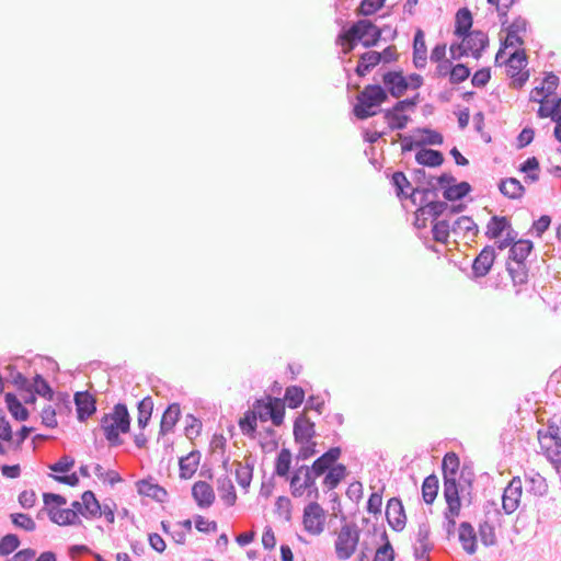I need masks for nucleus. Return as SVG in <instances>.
Segmentation results:
<instances>
[{"instance_id": "obj_1", "label": "nucleus", "mask_w": 561, "mask_h": 561, "mask_svg": "<svg viewBox=\"0 0 561 561\" xmlns=\"http://www.w3.org/2000/svg\"><path fill=\"white\" fill-rule=\"evenodd\" d=\"M559 83V77L549 72L540 84L530 91L529 100L539 104L537 115L540 118L549 117L556 123L553 136L561 142V95L556 98Z\"/></svg>"}, {"instance_id": "obj_2", "label": "nucleus", "mask_w": 561, "mask_h": 561, "mask_svg": "<svg viewBox=\"0 0 561 561\" xmlns=\"http://www.w3.org/2000/svg\"><path fill=\"white\" fill-rule=\"evenodd\" d=\"M459 458L455 453H448L443 459V471H444V497L447 504V508L444 513L446 520V529L448 533L454 531L456 525V518L460 514L461 501L459 496V490L456 482V473L459 469Z\"/></svg>"}, {"instance_id": "obj_3", "label": "nucleus", "mask_w": 561, "mask_h": 561, "mask_svg": "<svg viewBox=\"0 0 561 561\" xmlns=\"http://www.w3.org/2000/svg\"><path fill=\"white\" fill-rule=\"evenodd\" d=\"M381 30L369 20H359L350 28L337 36V44L344 54L351 53L357 43L365 47H373L378 44L381 37Z\"/></svg>"}, {"instance_id": "obj_4", "label": "nucleus", "mask_w": 561, "mask_h": 561, "mask_svg": "<svg viewBox=\"0 0 561 561\" xmlns=\"http://www.w3.org/2000/svg\"><path fill=\"white\" fill-rule=\"evenodd\" d=\"M541 453L548 460H559L561 455V415H553L546 430L537 432Z\"/></svg>"}, {"instance_id": "obj_5", "label": "nucleus", "mask_w": 561, "mask_h": 561, "mask_svg": "<svg viewBox=\"0 0 561 561\" xmlns=\"http://www.w3.org/2000/svg\"><path fill=\"white\" fill-rule=\"evenodd\" d=\"M388 99L387 91L378 84H368L357 95L354 114L359 119H366L377 114V108Z\"/></svg>"}, {"instance_id": "obj_6", "label": "nucleus", "mask_w": 561, "mask_h": 561, "mask_svg": "<svg viewBox=\"0 0 561 561\" xmlns=\"http://www.w3.org/2000/svg\"><path fill=\"white\" fill-rule=\"evenodd\" d=\"M101 428L112 445H119L122 443L119 435L129 430V414L126 407L115 405L112 413L103 416Z\"/></svg>"}, {"instance_id": "obj_7", "label": "nucleus", "mask_w": 561, "mask_h": 561, "mask_svg": "<svg viewBox=\"0 0 561 561\" xmlns=\"http://www.w3.org/2000/svg\"><path fill=\"white\" fill-rule=\"evenodd\" d=\"M43 501L45 510L47 511L51 522L60 526L76 525L80 523L77 511L64 507L67 503V500L64 496L55 493H44Z\"/></svg>"}, {"instance_id": "obj_8", "label": "nucleus", "mask_w": 561, "mask_h": 561, "mask_svg": "<svg viewBox=\"0 0 561 561\" xmlns=\"http://www.w3.org/2000/svg\"><path fill=\"white\" fill-rule=\"evenodd\" d=\"M461 38V43L453 44L449 48L454 59H459L463 56H472L478 59L489 43L488 35L481 31H472Z\"/></svg>"}, {"instance_id": "obj_9", "label": "nucleus", "mask_w": 561, "mask_h": 561, "mask_svg": "<svg viewBox=\"0 0 561 561\" xmlns=\"http://www.w3.org/2000/svg\"><path fill=\"white\" fill-rule=\"evenodd\" d=\"M359 529L355 524H344L335 533L334 552L339 560H348L357 550Z\"/></svg>"}, {"instance_id": "obj_10", "label": "nucleus", "mask_w": 561, "mask_h": 561, "mask_svg": "<svg viewBox=\"0 0 561 561\" xmlns=\"http://www.w3.org/2000/svg\"><path fill=\"white\" fill-rule=\"evenodd\" d=\"M253 410L261 421L272 420L276 426L283 423L285 407L280 399L268 396L265 399L256 400Z\"/></svg>"}, {"instance_id": "obj_11", "label": "nucleus", "mask_w": 561, "mask_h": 561, "mask_svg": "<svg viewBox=\"0 0 561 561\" xmlns=\"http://www.w3.org/2000/svg\"><path fill=\"white\" fill-rule=\"evenodd\" d=\"M290 493L294 497H310L317 493L316 477L309 467L301 466L295 470L290 479Z\"/></svg>"}, {"instance_id": "obj_12", "label": "nucleus", "mask_w": 561, "mask_h": 561, "mask_svg": "<svg viewBox=\"0 0 561 561\" xmlns=\"http://www.w3.org/2000/svg\"><path fill=\"white\" fill-rule=\"evenodd\" d=\"M302 525L306 533L318 536L324 531L327 525V512L317 503L311 502L304 508Z\"/></svg>"}, {"instance_id": "obj_13", "label": "nucleus", "mask_w": 561, "mask_h": 561, "mask_svg": "<svg viewBox=\"0 0 561 561\" xmlns=\"http://www.w3.org/2000/svg\"><path fill=\"white\" fill-rule=\"evenodd\" d=\"M527 57L523 49H516L510 54L506 65L507 76L512 79L514 88H522L529 78V72L526 70Z\"/></svg>"}, {"instance_id": "obj_14", "label": "nucleus", "mask_w": 561, "mask_h": 561, "mask_svg": "<svg viewBox=\"0 0 561 561\" xmlns=\"http://www.w3.org/2000/svg\"><path fill=\"white\" fill-rule=\"evenodd\" d=\"M522 492L523 483L520 478H513L502 495V506L506 514H512L519 507Z\"/></svg>"}, {"instance_id": "obj_15", "label": "nucleus", "mask_w": 561, "mask_h": 561, "mask_svg": "<svg viewBox=\"0 0 561 561\" xmlns=\"http://www.w3.org/2000/svg\"><path fill=\"white\" fill-rule=\"evenodd\" d=\"M386 517L393 530L400 531L404 528L407 515L404 513L402 502L399 499L392 497L388 501L386 506Z\"/></svg>"}, {"instance_id": "obj_16", "label": "nucleus", "mask_w": 561, "mask_h": 561, "mask_svg": "<svg viewBox=\"0 0 561 561\" xmlns=\"http://www.w3.org/2000/svg\"><path fill=\"white\" fill-rule=\"evenodd\" d=\"M407 105H413L408 100L399 101L392 108L385 112V119L391 130L403 129L408 122L409 116L403 113Z\"/></svg>"}, {"instance_id": "obj_17", "label": "nucleus", "mask_w": 561, "mask_h": 561, "mask_svg": "<svg viewBox=\"0 0 561 561\" xmlns=\"http://www.w3.org/2000/svg\"><path fill=\"white\" fill-rule=\"evenodd\" d=\"M341 455V449L339 447H332L327 453L317 458L312 466L309 468L310 471L314 474V477H320L325 474L330 469H332L336 463Z\"/></svg>"}, {"instance_id": "obj_18", "label": "nucleus", "mask_w": 561, "mask_h": 561, "mask_svg": "<svg viewBox=\"0 0 561 561\" xmlns=\"http://www.w3.org/2000/svg\"><path fill=\"white\" fill-rule=\"evenodd\" d=\"M382 82L389 93L399 98L405 93L409 88L408 81L402 71H388L382 76Z\"/></svg>"}, {"instance_id": "obj_19", "label": "nucleus", "mask_w": 561, "mask_h": 561, "mask_svg": "<svg viewBox=\"0 0 561 561\" xmlns=\"http://www.w3.org/2000/svg\"><path fill=\"white\" fill-rule=\"evenodd\" d=\"M495 256V250L492 247H484L472 263V272L474 276H485L493 266Z\"/></svg>"}, {"instance_id": "obj_20", "label": "nucleus", "mask_w": 561, "mask_h": 561, "mask_svg": "<svg viewBox=\"0 0 561 561\" xmlns=\"http://www.w3.org/2000/svg\"><path fill=\"white\" fill-rule=\"evenodd\" d=\"M192 496L202 508L209 507L215 501L214 489L206 481H197L193 484Z\"/></svg>"}, {"instance_id": "obj_21", "label": "nucleus", "mask_w": 561, "mask_h": 561, "mask_svg": "<svg viewBox=\"0 0 561 561\" xmlns=\"http://www.w3.org/2000/svg\"><path fill=\"white\" fill-rule=\"evenodd\" d=\"M75 403L77 407L78 419L80 421H84L96 410L94 398L87 391L77 392L75 394Z\"/></svg>"}, {"instance_id": "obj_22", "label": "nucleus", "mask_w": 561, "mask_h": 561, "mask_svg": "<svg viewBox=\"0 0 561 561\" xmlns=\"http://www.w3.org/2000/svg\"><path fill=\"white\" fill-rule=\"evenodd\" d=\"M201 453L192 450L186 456L180 458V477L182 479H191L197 471L201 462Z\"/></svg>"}, {"instance_id": "obj_23", "label": "nucleus", "mask_w": 561, "mask_h": 561, "mask_svg": "<svg viewBox=\"0 0 561 561\" xmlns=\"http://www.w3.org/2000/svg\"><path fill=\"white\" fill-rule=\"evenodd\" d=\"M379 64H381L379 51L368 50L359 56L355 72L359 77H365Z\"/></svg>"}, {"instance_id": "obj_24", "label": "nucleus", "mask_w": 561, "mask_h": 561, "mask_svg": "<svg viewBox=\"0 0 561 561\" xmlns=\"http://www.w3.org/2000/svg\"><path fill=\"white\" fill-rule=\"evenodd\" d=\"M427 59V48L425 44L424 33L417 30L413 41V62L416 68H424Z\"/></svg>"}, {"instance_id": "obj_25", "label": "nucleus", "mask_w": 561, "mask_h": 561, "mask_svg": "<svg viewBox=\"0 0 561 561\" xmlns=\"http://www.w3.org/2000/svg\"><path fill=\"white\" fill-rule=\"evenodd\" d=\"M316 435L314 423L306 416H299L294 424L296 442L312 439Z\"/></svg>"}, {"instance_id": "obj_26", "label": "nucleus", "mask_w": 561, "mask_h": 561, "mask_svg": "<svg viewBox=\"0 0 561 561\" xmlns=\"http://www.w3.org/2000/svg\"><path fill=\"white\" fill-rule=\"evenodd\" d=\"M533 242L529 240L520 239L515 241L510 250L507 262L526 263V259L531 253Z\"/></svg>"}, {"instance_id": "obj_27", "label": "nucleus", "mask_w": 561, "mask_h": 561, "mask_svg": "<svg viewBox=\"0 0 561 561\" xmlns=\"http://www.w3.org/2000/svg\"><path fill=\"white\" fill-rule=\"evenodd\" d=\"M82 511L80 514L88 518L101 517V505L99 501L95 499V495L92 491H85L82 494Z\"/></svg>"}, {"instance_id": "obj_28", "label": "nucleus", "mask_w": 561, "mask_h": 561, "mask_svg": "<svg viewBox=\"0 0 561 561\" xmlns=\"http://www.w3.org/2000/svg\"><path fill=\"white\" fill-rule=\"evenodd\" d=\"M506 271L515 286H520L528 282L529 268L527 263L506 262Z\"/></svg>"}, {"instance_id": "obj_29", "label": "nucleus", "mask_w": 561, "mask_h": 561, "mask_svg": "<svg viewBox=\"0 0 561 561\" xmlns=\"http://www.w3.org/2000/svg\"><path fill=\"white\" fill-rule=\"evenodd\" d=\"M453 231L462 238L472 239L478 233V227L471 217L461 216L455 221Z\"/></svg>"}, {"instance_id": "obj_30", "label": "nucleus", "mask_w": 561, "mask_h": 561, "mask_svg": "<svg viewBox=\"0 0 561 561\" xmlns=\"http://www.w3.org/2000/svg\"><path fill=\"white\" fill-rule=\"evenodd\" d=\"M346 472L347 470L344 465H335L325 473L322 482L323 486L329 491L334 490L345 479Z\"/></svg>"}, {"instance_id": "obj_31", "label": "nucleus", "mask_w": 561, "mask_h": 561, "mask_svg": "<svg viewBox=\"0 0 561 561\" xmlns=\"http://www.w3.org/2000/svg\"><path fill=\"white\" fill-rule=\"evenodd\" d=\"M472 26V14L468 8H461L457 11L455 18V35L462 37L470 33Z\"/></svg>"}, {"instance_id": "obj_32", "label": "nucleus", "mask_w": 561, "mask_h": 561, "mask_svg": "<svg viewBox=\"0 0 561 561\" xmlns=\"http://www.w3.org/2000/svg\"><path fill=\"white\" fill-rule=\"evenodd\" d=\"M459 540L462 548L472 554L476 552L477 537L473 527L469 523H461L459 527Z\"/></svg>"}, {"instance_id": "obj_33", "label": "nucleus", "mask_w": 561, "mask_h": 561, "mask_svg": "<svg viewBox=\"0 0 561 561\" xmlns=\"http://www.w3.org/2000/svg\"><path fill=\"white\" fill-rule=\"evenodd\" d=\"M138 492L141 495L152 497L157 501L163 502L168 495L167 491L148 480H141L137 483Z\"/></svg>"}, {"instance_id": "obj_34", "label": "nucleus", "mask_w": 561, "mask_h": 561, "mask_svg": "<svg viewBox=\"0 0 561 561\" xmlns=\"http://www.w3.org/2000/svg\"><path fill=\"white\" fill-rule=\"evenodd\" d=\"M217 490L219 492L220 499L225 502L226 505L233 506L236 504L237 493L231 480L228 477L218 479Z\"/></svg>"}, {"instance_id": "obj_35", "label": "nucleus", "mask_w": 561, "mask_h": 561, "mask_svg": "<svg viewBox=\"0 0 561 561\" xmlns=\"http://www.w3.org/2000/svg\"><path fill=\"white\" fill-rule=\"evenodd\" d=\"M383 538L386 541L376 549L374 561H394V550L390 543V541L387 539L386 534H383ZM358 561H369V557L362 551Z\"/></svg>"}, {"instance_id": "obj_36", "label": "nucleus", "mask_w": 561, "mask_h": 561, "mask_svg": "<svg viewBox=\"0 0 561 561\" xmlns=\"http://www.w3.org/2000/svg\"><path fill=\"white\" fill-rule=\"evenodd\" d=\"M180 414H181L180 405L176 403L170 404L161 417L160 432L162 434H165V433L172 431V428L179 421Z\"/></svg>"}, {"instance_id": "obj_37", "label": "nucleus", "mask_w": 561, "mask_h": 561, "mask_svg": "<svg viewBox=\"0 0 561 561\" xmlns=\"http://www.w3.org/2000/svg\"><path fill=\"white\" fill-rule=\"evenodd\" d=\"M415 160L422 165L438 167L443 163L444 157L442 152L437 150L422 149L416 153Z\"/></svg>"}, {"instance_id": "obj_38", "label": "nucleus", "mask_w": 561, "mask_h": 561, "mask_svg": "<svg viewBox=\"0 0 561 561\" xmlns=\"http://www.w3.org/2000/svg\"><path fill=\"white\" fill-rule=\"evenodd\" d=\"M500 191L508 198L516 199L524 195L525 188L518 180L510 178L501 182Z\"/></svg>"}, {"instance_id": "obj_39", "label": "nucleus", "mask_w": 561, "mask_h": 561, "mask_svg": "<svg viewBox=\"0 0 561 561\" xmlns=\"http://www.w3.org/2000/svg\"><path fill=\"white\" fill-rule=\"evenodd\" d=\"M234 467H236L234 477H236L238 484L241 488L247 489L251 484V481H252L253 467L251 465H249L248 462L243 463L240 461H236Z\"/></svg>"}, {"instance_id": "obj_40", "label": "nucleus", "mask_w": 561, "mask_h": 561, "mask_svg": "<svg viewBox=\"0 0 561 561\" xmlns=\"http://www.w3.org/2000/svg\"><path fill=\"white\" fill-rule=\"evenodd\" d=\"M291 467V453L287 448L280 449L275 461V474L288 477Z\"/></svg>"}, {"instance_id": "obj_41", "label": "nucleus", "mask_w": 561, "mask_h": 561, "mask_svg": "<svg viewBox=\"0 0 561 561\" xmlns=\"http://www.w3.org/2000/svg\"><path fill=\"white\" fill-rule=\"evenodd\" d=\"M438 493V479L436 476L431 474L426 477L422 484V496L426 504H432Z\"/></svg>"}, {"instance_id": "obj_42", "label": "nucleus", "mask_w": 561, "mask_h": 561, "mask_svg": "<svg viewBox=\"0 0 561 561\" xmlns=\"http://www.w3.org/2000/svg\"><path fill=\"white\" fill-rule=\"evenodd\" d=\"M12 427L4 416H0V455L11 450Z\"/></svg>"}, {"instance_id": "obj_43", "label": "nucleus", "mask_w": 561, "mask_h": 561, "mask_svg": "<svg viewBox=\"0 0 561 561\" xmlns=\"http://www.w3.org/2000/svg\"><path fill=\"white\" fill-rule=\"evenodd\" d=\"M510 227V222L506 217L493 216L486 225L485 234L490 239L499 238L502 232Z\"/></svg>"}, {"instance_id": "obj_44", "label": "nucleus", "mask_w": 561, "mask_h": 561, "mask_svg": "<svg viewBox=\"0 0 561 561\" xmlns=\"http://www.w3.org/2000/svg\"><path fill=\"white\" fill-rule=\"evenodd\" d=\"M5 403L9 412L15 420L25 421L27 419V410L23 407V404L18 400V398L14 394L7 393Z\"/></svg>"}, {"instance_id": "obj_45", "label": "nucleus", "mask_w": 561, "mask_h": 561, "mask_svg": "<svg viewBox=\"0 0 561 561\" xmlns=\"http://www.w3.org/2000/svg\"><path fill=\"white\" fill-rule=\"evenodd\" d=\"M392 184L396 187L397 195L399 197H410L413 195L414 190L411 187V183L402 172H396L392 175Z\"/></svg>"}, {"instance_id": "obj_46", "label": "nucleus", "mask_w": 561, "mask_h": 561, "mask_svg": "<svg viewBox=\"0 0 561 561\" xmlns=\"http://www.w3.org/2000/svg\"><path fill=\"white\" fill-rule=\"evenodd\" d=\"M528 491L535 495H543L548 491V484L546 479L538 472H534L526 478Z\"/></svg>"}, {"instance_id": "obj_47", "label": "nucleus", "mask_w": 561, "mask_h": 561, "mask_svg": "<svg viewBox=\"0 0 561 561\" xmlns=\"http://www.w3.org/2000/svg\"><path fill=\"white\" fill-rule=\"evenodd\" d=\"M153 404L150 398H145L138 403V426L145 428L151 417Z\"/></svg>"}, {"instance_id": "obj_48", "label": "nucleus", "mask_w": 561, "mask_h": 561, "mask_svg": "<svg viewBox=\"0 0 561 561\" xmlns=\"http://www.w3.org/2000/svg\"><path fill=\"white\" fill-rule=\"evenodd\" d=\"M305 399V391L297 386L288 387L285 391L284 400L290 409L298 408Z\"/></svg>"}, {"instance_id": "obj_49", "label": "nucleus", "mask_w": 561, "mask_h": 561, "mask_svg": "<svg viewBox=\"0 0 561 561\" xmlns=\"http://www.w3.org/2000/svg\"><path fill=\"white\" fill-rule=\"evenodd\" d=\"M257 415L254 410L247 411L244 415L239 420V427L245 435H253L256 431Z\"/></svg>"}, {"instance_id": "obj_50", "label": "nucleus", "mask_w": 561, "mask_h": 561, "mask_svg": "<svg viewBox=\"0 0 561 561\" xmlns=\"http://www.w3.org/2000/svg\"><path fill=\"white\" fill-rule=\"evenodd\" d=\"M470 192V185L461 182L445 188L444 197L448 201H457L466 196Z\"/></svg>"}, {"instance_id": "obj_51", "label": "nucleus", "mask_w": 561, "mask_h": 561, "mask_svg": "<svg viewBox=\"0 0 561 561\" xmlns=\"http://www.w3.org/2000/svg\"><path fill=\"white\" fill-rule=\"evenodd\" d=\"M447 208V204L444 202H431L425 206L419 208V216H427L436 219Z\"/></svg>"}, {"instance_id": "obj_52", "label": "nucleus", "mask_w": 561, "mask_h": 561, "mask_svg": "<svg viewBox=\"0 0 561 561\" xmlns=\"http://www.w3.org/2000/svg\"><path fill=\"white\" fill-rule=\"evenodd\" d=\"M433 238L440 243H447L450 233L449 222L446 220L436 221L432 228Z\"/></svg>"}, {"instance_id": "obj_53", "label": "nucleus", "mask_w": 561, "mask_h": 561, "mask_svg": "<svg viewBox=\"0 0 561 561\" xmlns=\"http://www.w3.org/2000/svg\"><path fill=\"white\" fill-rule=\"evenodd\" d=\"M203 428L202 421L192 414H188L185 419V435L191 440L199 436Z\"/></svg>"}, {"instance_id": "obj_54", "label": "nucleus", "mask_w": 561, "mask_h": 561, "mask_svg": "<svg viewBox=\"0 0 561 561\" xmlns=\"http://www.w3.org/2000/svg\"><path fill=\"white\" fill-rule=\"evenodd\" d=\"M13 525L26 531H33L36 528L35 522L26 514L14 513L11 514Z\"/></svg>"}, {"instance_id": "obj_55", "label": "nucleus", "mask_w": 561, "mask_h": 561, "mask_svg": "<svg viewBox=\"0 0 561 561\" xmlns=\"http://www.w3.org/2000/svg\"><path fill=\"white\" fill-rule=\"evenodd\" d=\"M20 540L16 535L9 534L0 539V556H9L18 549Z\"/></svg>"}, {"instance_id": "obj_56", "label": "nucleus", "mask_w": 561, "mask_h": 561, "mask_svg": "<svg viewBox=\"0 0 561 561\" xmlns=\"http://www.w3.org/2000/svg\"><path fill=\"white\" fill-rule=\"evenodd\" d=\"M94 473L102 482L110 483L111 485L122 481L118 472L114 470H104V468L99 463L94 467Z\"/></svg>"}, {"instance_id": "obj_57", "label": "nucleus", "mask_w": 561, "mask_h": 561, "mask_svg": "<svg viewBox=\"0 0 561 561\" xmlns=\"http://www.w3.org/2000/svg\"><path fill=\"white\" fill-rule=\"evenodd\" d=\"M519 170L527 174L526 179L536 182L539 179V161L536 157L528 158L519 168Z\"/></svg>"}, {"instance_id": "obj_58", "label": "nucleus", "mask_w": 561, "mask_h": 561, "mask_svg": "<svg viewBox=\"0 0 561 561\" xmlns=\"http://www.w3.org/2000/svg\"><path fill=\"white\" fill-rule=\"evenodd\" d=\"M385 2L386 0H363L357 9V13L365 16L371 15L380 10Z\"/></svg>"}, {"instance_id": "obj_59", "label": "nucleus", "mask_w": 561, "mask_h": 561, "mask_svg": "<svg viewBox=\"0 0 561 561\" xmlns=\"http://www.w3.org/2000/svg\"><path fill=\"white\" fill-rule=\"evenodd\" d=\"M470 76V69L463 64L453 66L449 81L453 84H458L467 80Z\"/></svg>"}, {"instance_id": "obj_60", "label": "nucleus", "mask_w": 561, "mask_h": 561, "mask_svg": "<svg viewBox=\"0 0 561 561\" xmlns=\"http://www.w3.org/2000/svg\"><path fill=\"white\" fill-rule=\"evenodd\" d=\"M276 513L285 520H289L291 517V502L286 496H279L275 503Z\"/></svg>"}, {"instance_id": "obj_61", "label": "nucleus", "mask_w": 561, "mask_h": 561, "mask_svg": "<svg viewBox=\"0 0 561 561\" xmlns=\"http://www.w3.org/2000/svg\"><path fill=\"white\" fill-rule=\"evenodd\" d=\"M300 447L298 450V458L299 459H309L310 457L314 456L317 454V443L312 439L308 440H301L297 442Z\"/></svg>"}, {"instance_id": "obj_62", "label": "nucleus", "mask_w": 561, "mask_h": 561, "mask_svg": "<svg viewBox=\"0 0 561 561\" xmlns=\"http://www.w3.org/2000/svg\"><path fill=\"white\" fill-rule=\"evenodd\" d=\"M33 387L35 392L44 398L51 399L54 396V392L47 381L39 375H36L34 378Z\"/></svg>"}, {"instance_id": "obj_63", "label": "nucleus", "mask_w": 561, "mask_h": 561, "mask_svg": "<svg viewBox=\"0 0 561 561\" xmlns=\"http://www.w3.org/2000/svg\"><path fill=\"white\" fill-rule=\"evenodd\" d=\"M32 432L31 427L22 426L19 432L15 434L12 432V443H11V450L18 451L21 449L22 444L24 440L28 437L30 433Z\"/></svg>"}, {"instance_id": "obj_64", "label": "nucleus", "mask_w": 561, "mask_h": 561, "mask_svg": "<svg viewBox=\"0 0 561 561\" xmlns=\"http://www.w3.org/2000/svg\"><path fill=\"white\" fill-rule=\"evenodd\" d=\"M479 535H480L481 541L485 546H492L496 541V537H495L493 527L486 523H484L480 526Z\"/></svg>"}]
</instances>
